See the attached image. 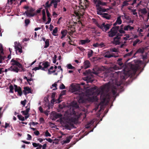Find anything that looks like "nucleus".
Wrapping results in <instances>:
<instances>
[{"mask_svg": "<svg viewBox=\"0 0 149 149\" xmlns=\"http://www.w3.org/2000/svg\"><path fill=\"white\" fill-rule=\"evenodd\" d=\"M110 84L109 83L106 84L102 87L97 89V95L100 94V99L103 102L108 101L111 99V96L110 93H104V91L106 89L109 90L110 88Z\"/></svg>", "mask_w": 149, "mask_h": 149, "instance_id": "nucleus-1", "label": "nucleus"}, {"mask_svg": "<svg viewBox=\"0 0 149 149\" xmlns=\"http://www.w3.org/2000/svg\"><path fill=\"white\" fill-rule=\"evenodd\" d=\"M10 62L12 66L8 68V70L17 73L18 72L19 70V69L18 68H22V65L18 61L14 59L11 60Z\"/></svg>", "mask_w": 149, "mask_h": 149, "instance_id": "nucleus-2", "label": "nucleus"}, {"mask_svg": "<svg viewBox=\"0 0 149 149\" xmlns=\"http://www.w3.org/2000/svg\"><path fill=\"white\" fill-rule=\"evenodd\" d=\"M79 5V8L81 9H82V11H79L78 12H75V14L77 16L80 17L83 14L84 10L88 6V3L86 0H84V2L83 3L81 2L80 3Z\"/></svg>", "mask_w": 149, "mask_h": 149, "instance_id": "nucleus-3", "label": "nucleus"}, {"mask_svg": "<svg viewBox=\"0 0 149 149\" xmlns=\"http://www.w3.org/2000/svg\"><path fill=\"white\" fill-rule=\"evenodd\" d=\"M141 68V63H140L134 64H132L130 69L132 72V74L135 75L137 70L140 69Z\"/></svg>", "mask_w": 149, "mask_h": 149, "instance_id": "nucleus-4", "label": "nucleus"}, {"mask_svg": "<svg viewBox=\"0 0 149 149\" xmlns=\"http://www.w3.org/2000/svg\"><path fill=\"white\" fill-rule=\"evenodd\" d=\"M118 27H113L109 32V36L110 37H113L115 36L117 32V30Z\"/></svg>", "mask_w": 149, "mask_h": 149, "instance_id": "nucleus-5", "label": "nucleus"}, {"mask_svg": "<svg viewBox=\"0 0 149 149\" xmlns=\"http://www.w3.org/2000/svg\"><path fill=\"white\" fill-rule=\"evenodd\" d=\"M40 63H42V70L44 71H47L46 69L47 68L50 66L49 63L48 62L43 61V62H40Z\"/></svg>", "mask_w": 149, "mask_h": 149, "instance_id": "nucleus-6", "label": "nucleus"}, {"mask_svg": "<svg viewBox=\"0 0 149 149\" xmlns=\"http://www.w3.org/2000/svg\"><path fill=\"white\" fill-rule=\"evenodd\" d=\"M111 25L110 24H105L104 23H103L101 25L99 26V27L102 29L103 31H106L109 29Z\"/></svg>", "mask_w": 149, "mask_h": 149, "instance_id": "nucleus-7", "label": "nucleus"}, {"mask_svg": "<svg viewBox=\"0 0 149 149\" xmlns=\"http://www.w3.org/2000/svg\"><path fill=\"white\" fill-rule=\"evenodd\" d=\"M101 71V69L97 66H95L93 69L92 73L96 75H97Z\"/></svg>", "mask_w": 149, "mask_h": 149, "instance_id": "nucleus-8", "label": "nucleus"}, {"mask_svg": "<svg viewBox=\"0 0 149 149\" xmlns=\"http://www.w3.org/2000/svg\"><path fill=\"white\" fill-rule=\"evenodd\" d=\"M56 95V93L53 92L52 93V94L51 95V97L52 98V100H51V102L52 103H54L55 102H56V103H59L61 102V101L60 100L59 98L57 100H56L55 99V97Z\"/></svg>", "mask_w": 149, "mask_h": 149, "instance_id": "nucleus-9", "label": "nucleus"}, {"mask_svg": "<svg viewBox=\"0 0 149 149\" xmlns=\"http://www.w3.org/2000/svg\"><path fill=\"white\" fill-rule=\"evenodd\" d=\"M87 100L89 102H97L98 100V98L96 96H92L88 97Z\"/></svg>", "mask_w": 149, "mask_h": 149, "instance_id": "nucleus-10", "label": "nucleus"}, {"mask_svg": "<svg viewBox=\"0 0 149 149\" xmlns=\"http://www.w3.org/2000/svg\"><path fill=\"white\" fill-rule=\"evenodd\" d=\"M124 17V16L123 15L120 16L118 17L117 18L116 22L113 24V25H116L117 24L119 25L121 24L122 23L121 19H123Z\"/></svg>", "mask_w": 149, "mask_h": 149, "instance_id": "nucleus-11", "label": "nucleus"}, {"mask_svg": "<svg viewBox=\"0 0 149 149\" xmlns=\"http://www.w3.org/2000/svg\"><path fill=\"white\" fill-rule=\"evenodd\" d=\"M94 1L97 7H99V6L100 5L104 6L106 4L105 2H102L100 0H94Z\"/></svg>", "mask_w": 149, "mask_h": 149, "instance_id": "nucleus-12", "label": "nucleus"}, {"mask_svg": "<svg viewBox=\"0 0 149 149\" xmlns=\"http://www.w3.org/2000/svg\"><path fill=\"white\" fill-rule=\"evenodd\" d=\"M97 14L98 15H102V13L103 12H106L107 9H106L101 8L100 7H97Z\"/></svg>", "mask_w": 149, "mask_h": 149, "instance_id": "nucleus-13", "label": "nucleus"}, {"mask_svg": "<svg viewBox=\"0 0 149 149\" xmlns=\"http://www.w3.org/2000/svg\"><path fill=\"white\" fill-rule=\"evenodd\" d=\"M4 54L3 47H0V63L2 62L3 60L5 59V56H3L2 54Z\"/></svg>", "mask_w": 149, "mask_h": 149, "instance_id": "nucleus-14", "label": "nucleus"}, {"mask_svg": "<svg viewBox=\"0 0 149 149\" xmlns=\"http://www.w3.org/2000/svg\"><path fill=\"white\" fill-rule=\"evenodd\" d=\"M142 48H140L139 49H138L136 52L134 54L133 57H135L137 56H136V54H143L144 53V49L143 48V47H142Z\"/></svg>", "mask_w": 149, "mask_h": 149, "instance_id": "nucleus-15", "label": "nucleus"}, {"mask_svg": "<svg viewBox=\"0 0 149 149\" xmlns=\"http://www.w3.org/2000/svg\"><path fill=\"white\" fill-rule=\"evenodd\" d=\"M134 29L133 27L129 25H126L124 27V29L125 31H131Z\"/></svg>", "mask_w": 149, "mask_h": 149, "instance_id": "nucleus-16", "label": "nucleus"}, {"mask_svg": "<svg viewBox=\"0 0 149 149\" xmlns=\"http://www.w3.org/2000/svg\"><path fill=\"white\" fill-rule=\"evenodd\" d=\"M84 64V67L85 69H86L89 68L90 66V63L88 60L85 61Z\"/></svg>", "mask_w": 149, "mask_h": 149, "instance_id": "nucleus-17", "label": "nucleus"}, {"mask_svg": "<svg viewBox=\"0 0 149 149\" xmlns=\"http://www.w3.org/2000/svg\"><path fill=\"white\" fill-rule=\"evenodd\" d=\"M118 55H116L114 53H112L111 54H107L104 56V57L108 58H110L112 57H114L116 58L118 57Z\"/></svg>", "mask_w": 149, "mask_h": 149, "instance_id": "nucleus-18", "label": "nucleus"}, {"mask_svg": "<svg viewBox=\"0 0 149 149\" xmlns=\"http://www.w3.org/2000/svg\"><path fill=\"white\" fill-rule=\"evenodd\" d=\"M90 40L88 39H86L84 40H80L79 43L81 45L89 43Z\"/></svg>", "mask_w": 149, "mask_h": 149, "instance_id": "nucleus-19", "label": "nucleus"}, {"mask_svg": "<svg viewBox=\"0 0 149 149\" xmlns=\"http://www.w3.org/2000/svg\"><path fill=\"white\" fill-rule=\"evenodd\" d=\"M111 93L112 94V97H115L117 93V88L116 87L114 86L113 87V88L112 90Z\"/></svg>", "mask_w": 149, "mask_h": 149, "instance_id": "nucleus-20", "label": "nucleus"}, {"mask_svg": "<svg viewBox=\"0 0 149 149\" xmlns=\"http://www.w3.org/2000/svg\"><path fill=\"white\" fill-rule=\"evenodd\" d=\"M27 106L26 107V108L25 110L22 111L21 112L23 114L25 115H27L29 114V112L30 110V108H27Z\"/></svg>", "mask_w": 149, "mask_h": 149, "instance_id": "nucleus-21", "label": "nucleus"}, {"mask_svg": "<svg viewBox=\"0 0 149 149\" xmlns=\"http://www.w3.org/2000/svg\"><path fill=\"white\" fill-rule=\"evenodd\" d=\"M119 37L117 36L114 39L113 43L116 45L118 44L119 43Z\"/></svg>", "mask_w": 149, "mask_h": 149, "instance_id": "nucleus-22", "label": "nucleus"}, {"mask_svg": "<svg viewBox=\"0 0 149 149\" xmlns=\"http://www.w3.org/2000/svg\"><path fill=\"white\" fill-rule=\"evenodd\" d=\"M21 48H20V47H15V50L16 51V54H17L18 53L17 52V51H18V52L20 53H22V47H20Z\"/></svg>", "mask_w": 149, "mask_h": 149, "instance_id": "nucleus-23", "label": "nucleus"}, {"mask_svg": "<svg viewBox=\"0 0 149 149\" xmlns=\"http://www.w3.org/2000/svg\"><path fill=\"white\" fill-rule=\"evenodd\" d=\"M86 100L84 99L83 97L80 96L79 100L78 102L79 103H84L86 102Z\"/></svg>", "mask_w": 149, "mask_h": 149, "instance_id": "nucleus-24", "label": "nucleus"}, {"mask_svg": "<svg viewBox=\"0 0 149 149\" xmlns=\"http://www.w3.org/2000/svg\"><path fill=\"white\" fill-rule=\"evenodd\" d=\"M102 16L103 17L106 18L107 19H109L110 18V15L108 14L104 13L102 14Z\"/></svg>", "mask_w": 149, "mask_h": 149, "instance_id": "nucleus-25", "label": "nucleus"}, {"mask_svg": "<svg viewBox=\"0 0 149 149\" xmlns=\"http://www.w3.org/2000/svg\"><path fill=\"white\" fill-rule=\"evenodd\" d=\"M71 105L73 107L76 108H79V106L78 105L77 102H73L71 103Z\"/></svg>", "mask_w": 149, "mask_h": 149, "instance_id": "nucleus-26", "label": "nucleus"}, {"mask_svg": "<svg viewBox=\"0 0 149 149\" xmlns=\"http://www.w3.org/2000/svg\"><path fill=\"white\" fill-rule=\"evenodd\" d=\"M124 25L123 24L121 25L120 26V28L119 30V32L120 33H125V32L124 29H123V27Z\"/></svg>", "mask_w": 149, "mask_h": 149, "instance_id": "nucleus-27", "label": "nucleus"}, {"mask_svg": "<svg viewBox=\"0 0 149 149\" xmlns=\"http://www.w3.org/2000/svg\"><path fill=\"white\" fill-rule=\"evenodd\" d=\"M51 6L52 5H53L54 6V8H56L57 7V3H56V1L55 0H52L51 2Z\"/></svg>", "mask_w": 149, "mask_h": 149, "instance_id": "nucleus-28", "label": "nucleus"}, {"mask_svg": "<svg viewBox=\"0 0 149 149\" xmlns=\"http://www.w3.org/2000/svg\"><path fill=\"white\" fill-rule=\"evenodd\" d=\"M61 33L62 35L61 37V38L62 39L66 35L67 31L66 30H64L61 31Z\"/></svg>", "mask_w": 149, "mask_h": 149, "instance_id": "nucleus-29", "label": "nucleus"}, {"mask_svg": "<svg viewBox=\"0 0 149 149\" xmlns=\"http://www.w3.org/2000/svg\"><path fill=\"white\" fill-rule=\"evenodd\" d=\"M93 47H98L101 46L102 47L103 46H105V45L103 43H101L100 44H98L97 43H94L93 44Z\"/></svg>", "mask_w": 149, "mask_h": 149, "instance_id": "nucleus-30", "label": "nucleus"}, {"mask_svg": "<svg viewBox=\"0 0 149 149\" xmlns=\"http://www.w3.org/2000/svg\"><path fill=\"white\" fill-rule=\"evenodd\" d=\"M42 63H39V65L38 67H35L33 69L34 70L36 71L37 70H39V69H41L42 70V65H41Z\"/></svg>", "mask_w": 149, "mask_h": 149, "instance_id": "nucleus-31", "label": "nucleus"}, {"mask_svg": "<svg viewBox=\"0 0 149 149\" xmlns=\"http://www.w3.org/2000/svg\"><path fill=\"white\" fill-rule=\"evenodd\" d=\"M58 31V28L57 27H55L54 29L53 30L52 32V34L54 36H56L57 35L56 34L57 33Z\"/></svg>", "mask_w": 149, "mask_h": 149, "instance_id": "nucleus-32", "label": "nucleus"}, {"mask_svg": "<svg viewBox=\"0 0 149 149\" xmlns=\"http://www.w3.org/2000/svg\"><path fill=\"white\" fill-rule=\"evenodd\" d=\"M18 119L19 120L24 121L25 120L24 117L21 115H18L17 116Z\"/></svg>", "mask_w": 149, "mask_h": 149, "instance_id": "nucleus-33", "label": "nucleus"}, {"mask_svg": "<svg viewBox=\"0 0 149 149\" xmlns=\"http://www.w3.org/2000/svg\"><path fill=\"white\" fill-rule=\"evenodd\" d=\"M24 89L26 91H27V93H31V89L29 87H24Z\"/></svg>", "mask_w": 149, "mask_h": 149, "instance_id": "nucleus-34", "label": "nucleus"}, {"mask_svg": "<svg viewBox=\"0 0 149 149\" xmlns=\"http://www.w3.org/2000/svg\"><path fill=\"white\" fill-rule=\"evenodd\" d=\"M122 59L121 58H119L117 60V63L120 66H121L123 65V63L122 62Z\"/></svg>", "mask_w": 149, "mask_h": 149, "instance_id": "nucleus-35", "label": "nucleus"}, {"mask_svg": "<svg viewBox=\"0 0 149 149\" xmlns=\"http://www.w3.org/2000/svg\"><path fill=\"white\" fill-rule=\"evenodd\" d=\"M127 78V76L125 74H121V78L122 80H125Z\"/></svg>", "mask_w": 149, "mask_h": 149, "instance_id": "nucleus-36", "label": "nucleus"}, {"mask_svg": "<svg viewBox=\"0 0 149 149\" xmlns=\"http://www.w3.org/2000/svg\"><path fill=\"white\" fill-rule=\"evenodd\" d=\"M133 50H132L131 51V52H130L128 53H127L125 54L124 56V57H125L126 56H131L133 54Z\"/></svg>", "mask_w": 149, "mask_h": 149, "instance_id": "nucleus-37", "label": "nucleus"}, {"mask_svg": "<svg viewBox=\"0 0 149 149\" xmlns=\"http://www.w3.org/2000/svg\"><path fill=\"white\" fill-rule=\"evenodd\" d=\"M42 18L44 20H45V10L44 9H43L42 10Z\"/></svg>", "mask_w": 149, "mask_h": 149, "instance_id": "nucleus-38", "label": "nucleus"}, {"mask_svg": "<svg viewBox=\"0 0 149 149\" xmlns=\"http://www.w3.org/2000/svg\"><path fill=\"white\" fill-rule=\"evenodd\" d=\"M120 68H119L117 65H114L112 67V68L115 70H118Z\"/></svg>", "mask_w": 149, "mask_h": 149, "instance_id": "nucleus-39", "label": "nucleus"}, {"mask_svg": "<svg viewBox=\"0 0 149 149\" xmlns=\"http://www.w3.org/2000/svg\"><path fill=\"white\" fill-rule=\"evenodd\" d=\"M93 52L92 50H90L88 52V56L89 57H91L92 55Z\"/></svg>", "mask_w": 149, "mask_h": 149, "instance_id": "nucleus-40", "label": "nucleus"}, {"mask_svg": "<svg viewBox=\"0 0 149 149\" xmlns=\"http://www.w3.org/2000/svg\"><path fill=\"white\" fill-rule=\"evenodd\" d=\"M25 13H26V15L28 16H33L34 15V14H32L31 13H29L28 10H27V11Z\"/></svg>", "mask_w": 149, "mask_h": 149, "instance_id": "nucleus-41", "label": "nucleus"}, {"mask_svg": "<svg viewBox=\"0 0 149 149\" xmlns=\"http://www.w3.org/2000/svg\"><path fill=\"white\" fill-rule=\"evenodd\" d=\"M62 116V114L59 113H57L55 116V117L56 119H57L59 118H61Z\"/></svg>", "mask_w": 149, "mask_h": 149, "instance_id": "nucleus-42", "label": "nucleus"}, {"mask_svg": "<svg viewBox=\"0 0 149 149\" xmlns=\"http://www.w3.org/2000/svg\"><path fill=\"white\" fill-rule=\"evenodd\" d=\"M67 68L68 69H73L75 68V67L72 66L71 64H68L67 65Z\"/></svg>", "mask_w": 149, "mask_h": 149, "instance_id": "nucleus-43", "label": "nucleus"}, {"mask_svg": "<svg viewBox=\"0 0 149 149\" xmlns=\"http://www.w3.org/2000/svg\"><path fill=\"white\" fill-rule=\"evenodd\" d=\"M45 136H46V137L51 136V134L48 132V131L47 130H46V131L45 132Z\"/></svg>", "mask_w": 149, "mask_h": 149, "instance_id": "nucleus-44", "label": "nucleus"}, {"mask_svg": "<svg viewBox=\"0 0 149 149\" xmlns=\"http://www.w3.org/2000/svg\"><path fill=\"white\" fill-rule=\"evenodd\" d=\"M17 92L19 96H21L22 95V93L21 88L20 87H19V90Z\"/></svg>", "mask_w": 149, "mask_h": 149, "instance_id": "nucleus-45", "label": "nucleus"}, {"mask_svg": "<svg viewBox=\"0 0 149 149\" xmlns=\"http://www.w3.org/2000/svg\"><path fill=\"white\" fill-rule=\"evenodd\" d=\"M125 37H123V38L125 40H127L129 39L130 36L128 34H126L125 35Z\"/></svg>", "mask_w": 149, "mask_h": 149, "instance_id": "nucleus-46", "label": "nucleus"}, {"mask_svg": "<svg viewBox=\"0 0 149 149\" xmlns=\"http://www.w3.org/2000/svg\"><path fill=\"white\" fill-rule=\"evenodd\" d=\"M9 88L10 89V92L11 93H13L14 88L13 86L12 85L10 86Z\"/></svg>", "mask_w": 149, "mask_h": 149, "instance_id": "nucleus-47", "label": "nucleus"}, {"mask_svg": "<svg viewBox=\"0 0 149 149\" xmlns=\"http://www.w3.org/2000/svg\"><path fill=\"white\" fill-rule=\"evenodd\" d=\"M97 88L96 86H95L93 87L90 88V89H89V90L91 92L97 89Z\"/></svg>", "mask_w": 149, "mask_h": 149, "instance_id": "nucleus-48", "label": "nucleus"}, {"mask_svg": "<svg viewBox=\"0 0 149 149\" xmlns=\"http://www.w3.org/2000/svg\"><path fill=\"white\" fill-rule=\"evenodd\" d=\"M57 58V56L56 55H55L54 57L52 58V60L53 63H55L56 62V58Z\"/></svg>", "mask_w": 149, "mask_h": 149, "instance_id": "nucleus-49", "label": "nucleus"}, {"mask_svg": "<svg viewBox=\"0 0 149 149\" xmlns=\"http://www.w3.org/2000/svg\"><path fill=\"white\" fill-rule=\"evenodd\" d=\"M14 87H15V92H17L18 90H19V87H20L19 86V87H18L16 85H14Z\"/></svg>", "mask_w": 149, "mask_h": 149, "instance_id": "nucleus-50", "label": "nucleus"}, {"mask_svg": "<svg viewBox=\"0 0 149 149\" xmlns=\"http://www.w3.org/2000/svg\"><path fill=\"white\" fill-rule=\"evenodd\" d=\"M41 144L39 143H32V145L34 147H37Z\"/></svg>", "mask_w": 149, "mask_h": 149, "instance_id": "nucleus-51", "label": "nucleus"}, {"mask_svg": "<svg viewBox=\"0 0 149 149\" xmlns=\"http://www.w3.org/2000/svg\"><path fill=\"white\" fill-rule=\"evenodd\" d=\"M45 47H48L49 45V40L48 39L46 40L45 41Z\"/></svg>", "mask_w": 149, "mask_h": 149, "instance_id": "nucleus-52", "label": "nucleus"}, {"mask_svg": "<svg viewBox=\"0 0 149 149\" xmlns=\"http://www.w3.org/2000/svg\"><path fill=\"white\" fill-rule=\"evenodd\" d=\"M26 101V100L25 99L24 101H22L21 102V103L23 105L24 107L25 105Z\"/></svg>", "mask_w": 149, "mask_h": 149, "instance_id": "nucleus-53", "label": "nucleus"}, {"mask_svg": "<svg viewBox=\"0 0 149 149\" xmlns=\"http://www.w3.org/2000/svg\"><path fill=\"white\" fill-rule=\"evenodd\" d=\"M56 70H54L53 71H50V70H48V74H51L55 72H56Z\"/></svg>", "mask_w": 149, "mask_h": 149, "instance_id": "nucleus-54", "label": "nucleus"}, {"mask_svg": "<svg viewBox=\"0 0 149 149\" xmlns=\"http://www.w3.org/2000/svg\"><path fill=\"white\" fill-rule=\"evenodd\" d=\"M45 6L46 7H49L51 6V3L49 4V2L47 1L46 3Z\"/></svg>", "mask_w": 149, "mask_h": 149, "instance_id": "nucleus-55", "label": "nucleus"}, {"mask_svg": "<svg viewBox=\"0 0 149 149\" xmlns=\"http://www.w3.org/2000/svg\"><path fill=\"white\" fill-rule=\"evenodd\" d=\"M141 12L143 14H145L147 13L146 9H143L141 10Z\"/></svg>", "mask_w": 149, "mask_h": 149, "instance_id": "nucleus-56", "label": "nucleus"}, {"mask_svg": "<svg viewBox=\"0 0 149 149\" xmlns=\"http://www.w3.org/2000/svg\"><path fill=\"white\" fill-rule=\"evenodd\" d=\"M27 139L28 140H30L31 139L32 137L29 134H27Z\"/></svg>", "mask_w": 149, "mask_h": 149, "instance_id": "nucleus-57", "label": "nucleus"}, {"mask_svg": "<svg viewBox=\"0 0 149 149\" xmlns=\"http://www.w3.org/2000/svg\"><path fill=\"white\" fill-rule=\"evenodd\" d=\"M139 40H137L136 41H134L133 44V45L134 46L136 45V44L139 41Z\"/></svg>", "mask_w": 149, "mask_h": 149, "instance_id": "nucleus-58", "label": "nucleus"}, {"mask_svg": "<svg viewBox=\"0 0 149 149\" xmlns=\"http://www.w3.org/2000/svg\"><path fill=\"white\" fill-rule=\"evenodd\" d=\"M66 90H63L61 93L60 96H62L63 95H65L66 93Z\"/></svg>", "mask_w": 149, "mask_h": 149, "instance_id": "nucleus-59", "label": "nucleus"}, {"mask_svg": "<svg viewBox=\"0 0 149 149\" xmlns=\"http://www.w3.org/2000/svg\"><path fill=\"white\" fill-rule=\"evenodd\" d=\"M60 88L62 89H64L65 88V86L63 84H62L60 86Z\"/></svg>", "mask_w": 149, "mask_h": 149, "instance_id": "nucleus-60", "label": "nucleus"}, {"mask_svg": "<svg viewBox=\"0 0 149 149\" xmlns=\"http://www.w3.org/2000/svg\"><path fill=\"white\" fill-rule=\"evenodd\" d=\"M39 120L40 122V123H43L44 122V119L42 117L40 118L39 119Z\"/></svg>", "mask_w": 149, "mask_h": 149, "instance_id": "nucleus-61", "label": "nucleus"}, {"mask_svg": "<svg viewBox=\"0 0 149 149\" xmlns=\"http://www.w3.org/2000/svg\"><path fill=\"white\" fill-rule=\"evenodd\" d=\"M90 72H91L90 70H89L88 71L86 70L85 72H84V74L86 75L87 74H88L90 73Z\"/></svg>", "mask_w": 149, "mask_h": 149, "instance_id": "nucleus-62", "label": "nucleus"}, {"mask_svg": "<svg viewBox=\"0 0 149 149\" xmlns=\"http://www.w3.org/2000/svg\"><path fill=\"white\" fill-rule=\"evenodd\" d=\"M65 128L69 130H70V126L68 125L67 124L65 125Z\"/></svg>", "mask_w": 149, "mask_h": 149, "instance_id": "nucleus-63", "label": "nucleus"}, {"mask_svg": "<svg viewBox=\"0 0 149 149\" xmlns=\"http://www.w3.org/2000/svg\"><path fill=\"white\" fill-rule=\"evenodd\" d=\"M34 134L36 136H38L40 134L39 132L38 131L36 130V131L34 132Z\"/></svg>", "mask_w": 149, "mask_h": 149, "instance_id": "nucleus-64", "label": "nucleus"}]
</instances>
